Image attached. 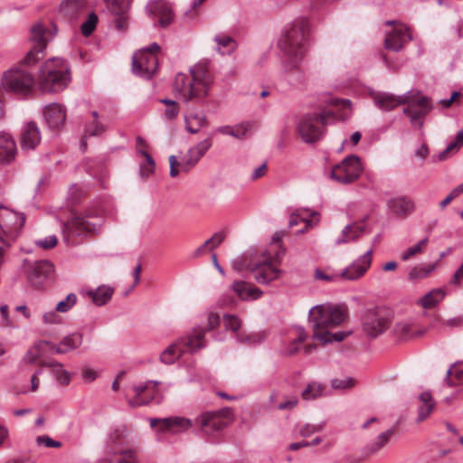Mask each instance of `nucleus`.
Segmentation results:
<instances>
[{"label":"nucleus","mask_w":463,"mask_h":463,"mask_svg":"<svg viewBox=\"0 0 463 463\" xmlns=\"http://www.w3.org/2000/svg\"><path fill=\"white\" fill-rule=\"evenodd\" d=\"M139 165V175L142 178L150 177L156 169V163L152 156L145 149H139L136 155Z\"/></svg>","instance_id":"obj_32"},{"label":"nucleus","mask_w":463,"mask_h":463,"mask_svg":"<svg viewBox=\"0 0 463 463\" xmlns=\"http://www.w3.org/2000/svg\"><path fill=\"white\" fill-rule=\"evenodd\" d=\"M375 105L383 110H392L399 105L402 104L401 96L396 97L390 93H377L373 97Z\"/></svg>","instance_id":"obj_36"},{"label":"nucleus","mask_w":463,"mask_h":463,"mask_svg":"<svg viewBox=\"0 0 463 463\" xmlns=\"http://www.w3.org/2000/svg\"><path fill=\"white\" fill-rule=\"evenodd\" d=\"M412 37L409 33V29L394 28L386 33L383 41V46L386 50L398 52L402 51L407 42L411 41Z\"/></svg>","instance_id":"obj_23"},{"label":"nucleus","mask_w":463,"mask_h":463,"mask_svg":"<svg viewBox=\"0 0 463 463\" xmlns=\"http://www.w3.org/2000/svg\"><path fill=\"white\" fill-rule=\"evenodd\" d=\"M428 241H429V239H428V237H426V238L419 241L418 243L415 244L414 246L408 248L406 250H404L402 253V260L403 261H407L414 255L422 252L425 246L427 245Z\"/></svg>","instance_id":"obj_53"},{"label":"nucleus","mask_w":463,"mask_h":463,"mask_svg":"<svg viewBox=\"0 0 463 463\" xmlns=\"http://www.w3.org/2000/svg\"><path fill=\"white\" fill-rule=\"evenodd\" d=\"M83 335L80 332L71 333L64 336L57 347L56 354H63L79 348L82 345Z\"/></svg>","instance_id":"obj_33"},{"label":"nucleus","mask_w":463,"mask_h":463,"mask_svg":"<svg viewBox=\"0 0 463 463\" xmlns=\"http://www.w3.org/2000/svg\"><path fill=\"white\" fill-rule=\"evenodd\" d=\"M364 232V228L356 223L346 225L341 234L337 237L335 243L342 244L346 243L351 241H354L358 237L362 235Z\"/></svg>","instance_id":"obj_40"},{"label":"nucleus","mask_w":463,"mask_h":463,"mask_svg":"<svg viewBox=\"0 0 463 463\" xmlns=\"http://www.w3.org/2000/svg\"><path fill=\"white\" fill-rule=\"evenodd\" d=\"M394 434V428L380 433L374 439L369 442L364 448V453L367 456L373 455L383 449Z\"/></svg>","instance_id":"obj_35"},{"label":"nucleus","mask_w":463,"mask_h":463,"mask_svg":"<svg viewBox=\"0 0 463 463\" xmlns=\"http://www.w3.org/2000/svg\"><path fill=\"white\" fill-rule=\"evenodd\" d=\"M463 326V317H456L449 318L447 320H443L439 317H437L430 323V326L433 327V328L438 327L439 329L442 330L445 327L454 328V327H458V326Z\"/></svg>","instance_id":"obj_50"},{"label":"nucleus","mask_w":463,"mask_h":463,"mask_svg":"<svg viewBox=\"0 0 463 463\" xmlns=\"http://www.w3.org/2000/svg\"><path fill=\"white\" fill-rule=\"evenodd\" d=\"M345 317V312L340 307L329 303L316 305L308 312V322L314 333L324 332L327 327L338 326Z\"/></svg>","instance_id":"obj_7"},{"label":"nucleus","mask_w":463,"mask_h":463,"mask_svg":"<svg viewBox=\"0 0 463 463\" xmlns=\"http://www.w3.org/2000/svg\"><path fill=\"white\" fill-rule=\"evenodd\" d=\"M319 213L308 209H298L291 213L288 221V226L293 227L300 222H305V228L298 231V233L305 232L318 222Z\"/></svg>","instance_id":"obj_28"},{"label":"nucleus","mask_w":463,"mask_h":463,"mask_svg":"<svg viewBox=\"0 0 463 463\" xmlns=\"http://www.w3.org/2000/svg\"><path fill=\"white\" fill-rule=\"evenodd\" d=\"M146 10L150 14L159 16L158 23L163 28L167 27L174 20L172 6L163 0L149 3L146 6Z\"/></svg>","instance_id":"obj_27"},{"label":"nucleus","mask_w":463,"mask_h":463,"mask_svg":"<svg viewBox=\"0 0 463 463\" xmlns=\"http://www.w3.org/2000/svg\"><path fill=\"white\" fill-rule=\"evenodd\" d=\"M247 270L252 273L259 284L267 285L277 279L280 275V269L274 267L269 258L264 257L262 260L249 265Z\"/></svg>","instance_id":"obj_20"},{"label":"nucleus","mask_w":463,"mask_h":463,"mask_svg":"<svg viewBox=\"0 0 463 463\" xmlns=\"http://www.w3.org/2000/svg\"><path fill=\"white\" fill-rule=\"evenodd\" d=\"M132 0H106L109 12L116 17L115 26L118 30L127 27L128 12Z\"/></svg>","instance_id":"obj_26"},{"label":"nucleus","mask_w":463,"mask_h":463,"mask_svg":"<svg viewBox=\"0 0 463 463\" xmlns=\"http://www.w3.org/2000/svg\"><path fill=\"white\" fill-rule=\"evenodd\" d=\"M15 146H0V164H8L14 159Z\"/></svg>","instance_id":"obj_61"},{"label":"nucleus","mask_w":463,"mask_h":463,"mask_svg":"<svg viewBox=\"0 0 463 463\" xmlns=\"http://www.w3.org/2000/svg\"><path fill=\"white\" fill-rule=\"evenodd\" d=\"M326 391V385L319 382H310L301 392V397L305 401H314L322 397Z\"/></svg>","instance_id":"obj_42"},{"label":"nucleus","mask_w":463,"mask_h":463,"mask_svg":"<svg viewBox=\"0 0 463 463\" xmlns=\"http://www.w3.org/2000/svg\"><path fill=\"white\" fill-rule=\"evenodd\" d=\"M128 430L125 425L114 428L108 436L101 461L114 462L115 457H118V452L128 448Z\"/></svg>","instance_id":"obj_15"},{"label":"nucleus","mask_w":463,"mask_h":463,"mask_svg":"<svg viewBox=\"0 0 463 463\" xmlns=\"http://www.w3.org/2000/svg\"><path fill=\"white\" fill-rule=\"evenodd\" d=\"M236 341L239 344L245 345L247 346H255L261 344L265 340V334L263 332L255 333H239L236 335Z\"/></svg>","instance_id":"obj_46"},{"label":"nucleus","mask_w":463,"mask_h":463,"mask_svg":"<svg viewBox=\"0 0 463 463\" xmlns=\"http://www.w3.org/2000/svg\"><path fill=\"white\" fill-rule=\"evenodd\" d=\"M160 384L157 381H147L133 386L135 398L128 402L132 407L147 405L151 402L159 404L163 401L162 393L157 390Z\"/></svg>","instance_id":"obj_16"},{"label":"nucleus","mask_w":463,"mask_h":463,"mask_svg":"<svg viewBox=\"0 0 463 463\" xmlns=\"http://www.w3.org/2000/svg\"><path fill=\"white\" fill-rule=\"evenodd\" d=\"M34 82V77L30 72L18 67L3 73L0 80V119L5 118V92L27 97L32 93Z\"/></svg>","instance_id":"obj_4"},{"label":"nucleus","mask_w":463,"mask_h":463,"mask_svg":"<svg viewBox=\"0 0 463 463\" xmlns=\"http://www.w3.org/2000/svg\"><path fill=\"white\" fill-rule=\"evenodd\" d=\"M24 221L23 214L0 205V242L9 247L18 236Z\"/></svg>","instance_id":"obj_11"},{"label":"nucleus","mask_w":463,"mask_h":463,"mask_svg":"<svg viewBox=\"0 0 463 463\" xmlns=\"http://www.w3.org/2000/svg\"><path fill=\"white\" fill-rule=\"evenodd\" d=\"M209 146H184L177 155L169 156L171 177H176L181 173L192 169L199 159L206 153Z\"/></svg>","instance_id":"obj_10"},{"label":"nucleus","mask_w":463,"mask_h":463,"mask_svg":"<svg viewBox=\"0 0 463 463\" xmlns=\"http://www.w3.org/2000/svg\"><path fill=\"white\" fill-rule=\"evenodd\" d=\"M223 324L226 330H231L234 333L237 332L241 326V320L233 315H224Z\"/></svg>","instance_id":"obj_60"},{"label":"nucleus","mask_w":463,"mask_h":463,"mask_svg":"<svg viewBox=\"0 0 463 463\" xmlns=\"http://www.w3.org/2000/svg\"><path fill=\"white\" fill-rule=\"evenodd\" d=\"M402 104L408 107L403 109V113L410 118L411 123L417 128L423 126L424 118L432 109V105L427 96L421 94L420 90H411L401 96Z\"/></svg>","instance_id":"obj_9"},{"label":"nucleus","mask_w":463,"mask_h":463,"mask_svg":"<svg viewBox=\"0 0 463 463\" xmlns=\"http://www.w3.org/2000/svg\"><path fill=\"white\" fill-rule=\"evenodd\" d=\"M232 289L243 301L257 300L263 295V291L259 288L243 280H235L232 285Z\"/></svg>","instance_id":"obj_29"},{"label":"nucleus","mask_w":463,"mask_h":463,"mask_svg":"<svg viewBox=\"0 0 463 463\" xmlns=\"http://www.w3.org/2000/svg\"><path fill=\"white\" fill-rule=\"evenodd\" d=\"M390 312L382 307L367 310L363 317V330L370 337L382 335L391 324Z\"/></svg>","instance_id":"obj_13"},{"label":"nucleus","mask_w":463,"mask_h":463,"mask_svg":"<svg viewBox=\"0 0 463 463\" xmlns=\"http://www.w3.org/2000/svg\"><path fill=\"white\" fill-rule=\"evenodd\" d=\"M43 117L49 128L60 129L65 122V108L59 103H51L44 107Z\"/></svg>","instance_id":"obj_24"},{"label":"nucleus","mask_w":463,"mask_h":463,"mask_svg":"<svg viewBox=\"0 0 463 463\" xmlns=\"http://www.w3.org/2000/svg\"><path fill=\"white\" fill-rule=\"evenodd\" d=\"M351 332L346 331H338L335 333H330L326 330L324 332H315L312 335V338L315 340H318L323 345L331 344L333 342H341L346 336L350 335Z\"/></svg>","instance_id":"obj_44"},{"label":"nucleus","mask_w":463,"mask_h":463,"mask_svg":"<svg viewBox=\"0 0 463 463\" xmlns=\"http://www.w3.org/2000/svg\"><path fill=\"white\" fill-rule=\"evenodd\" d=\"M205 117L203 115L194 114L185 118L186 128L191 133H196L198 128L204 124Z\"/></svg>","instance_id":"obj_56"},{"label":"nucleus","mask_w":463,"mask_h":463,"mask_svg":"<svg viewBox=\"0 0 463 463\" xmlns=\"http://www.w3.org/2000/svg\"><path fill=\"white\" fill-rule=\"evenodd\" d=\"M309 31V22L307 19H298L280 36L278 48L282 52L283 61L288 69L297 68L307 52V41Z\"/></svg>","instance_id":"obj_2"},{"label":"nucleus","mask_w":463,"mask_h":463,"mask_svg":"<svg viewBox=\"0 0 463 463\" xmlns=\"http://www.w3.org/2000/svg\"><path fill=\"white\" fill-rule=\"evenodd\" d=\"M108 463H138L137 451L133 449L128 448L121 452H118V457H115L114 462Z\"/></svg>","instance_id":"obj_54"},{"label":"nucleus","mask_w":463,"mask_h":463,"mask_svg":"<svg viewBox=\"0 0 463 463\" xmlns=\"http://www.w3.org/2000/svg\"><path fill=\"white\" fill-rule=\"evenodd\" d=\"M43 365L51 368L52 373L61 384L68 385L71 383V374L64 369L62 364L53 360L44 363Z\"/></svg>","instance_id":"obj_38"},{"label":"nucleus","mask_w":463,"mask_h":463,"mask_svg":"<svg viewBox=\"0 0 463 463\" xmlns=\"http://www.w3.org/2000/svg\"><path fill=\"white\" fill-rule=\"evenodd\" d=\"M449 385H457L463 383V364H455L447 371Z\"/></svg>","instance_id":"obj_51"},{"label":"nucleus","mask_w":463,"mask_h":463,"mask_svg":"<svg viewBox=\"0 0 463 463\" xmlns=\"http://www.w3.org/2000/svg\"><path fill=\"white\" fill-rule=\"evenodd\" d=\"M314 278L317 280H323L326 282H338L341 280L339 273L327 274L321 269H316L314 271Z\"/></svg>","instance_id":"obj_59"},{"label":"nucleus","mask_w":463,"mask_h":463,"mask_svg":"<svg viewBox=\"0 0 463 463\" xmlns=\"http://www.w3.org/2000/svg\"><path fill=\"white\" fill-rule=\"evenodd\" d=\"M77 301V296L74 293H70L64 299L59 301L56 305V311L65 313L68 312Z\"/></svg>","instance_id":"obj_58"},{"label":"nucleus","mask_w":463,"mask_h":463,"mask_svg":"<svg viewBox=\"0 0 463 463\" xmlns=\"http://www.w3.org/2000/svg\"><path fill=\"white\" fill-rule=\"evenodd\" d=\"M98 24V15L95 13H90L81 26L80 31L84 36H90L95 30Z\"/></svg>","instance_id":"obj_57"},{"label":"nucleus","mask_w":463,"mask_h":463,"mask_svg":"<svg viewBox=\"0 0 463 463\" xmlns=\"http://www.w3.org/2000/svg\"><path fill=\"white\" fill-rule=\"evenodd\" d=\"M103 223V212L100 209L88 208L82 215L74 216L62 223L63 241L67 245L78 244L79 237L99 232Z\"/></svg>","instance_id":"obj_3"},{"label":"nucleus","mask_w":463,"mask_h":463,"mask_svg":"<svg viewBox=\"0 0 463 463\" xmlns=\"http://www.w3.org/2000/svg\"><path fill=\"white\" fill-rule=\"evenodd\" d=\"M41 133L35 122L26 123L21 131V145H39Z\"/></svg>","instance_id":"obj_34"},{"label":"nucleus","mask_w":463,"mask_h":463,"mask_svg":"<svg viewBox=\"0 0 463 463\" xmlns=\"http://www.w3.org/2000/svg\"><path fill=\"white\" fill-rule=\"evenodd\" d=\"M421 405L418 408V421H422L429 417L434 409L435 402L430 392H423L419 395Z\"/></svg>","instance_id":"obj_37"},{"label":"nucleus","mask_w":463,"mask_h":463,"mask_svg":"<svg viewBox=\"0 0 463 463\" xmlns=\"http://www.w3.org/2000/svg\"><path fill=\"white\" fill-rule=\"evenodd\" d=\"M149 421L151 428H156L160 423V431H168L172 434L185 432L195 425V420L180 416L151 418Z\"/></svg>","instance_id":"obj_19"},{"label":"nucleus","mask_w":463,"mask_h":463,"mask_svg":"<svg viewBox=\"0 0 463 463\" xmlns=\"http://www.w3.org/2000/svg\"><path fill=\"white\" fill-rule=\"evenodd\" d=\"M389 210L401 217H407L415 210L414 202L407 196L394 197L388 202Z\"/></svg>","instance_id":"obj_30"},{"label":"nucleus","mask_w":463,"mask_h":463,"mask_svg":"<svg viewBox=\"0 0 463 463\" xmlns=\"http://www.w3.org/2000/svg\"><path fill=\"white\" fill-rule=\"evenodd\" d=\"M213 40L217 44L218 52H220L222 54H230L236 48L235 41L229 35H216Z\"/></svg>","instance_id":"obj_48"},{"label":"nucleus","mask_w":463,"mask_h":463,"mask_svg":"<svg viewBox=\"0 0 463 463\" xmlns=\"http://www.w3.org/2000/svg\"><path fill=\"white\" fill-rule=\"evenodd\" d=\"M226 424L221 413L216 411L203 412L195 419V425L203 433L209 436L224 429Z\"/></svg>","instance_id":"obj_22"},{"label":"nucleus","mask_w":463,"mask_h":463,"mask_svg":"<svg viewBox=\"0 0 463 463\" xmlns=\"http://www.w3.org/2000/svg\"><path fill=\"white\" fill-rule=\"evenodd\" d=\"M104 132L105 128L99 120H92L91 122L87 123L80 145H87L88 137H99Z\"/></svg>","instance_id":"obj_47"},{"label":"nucleus","mask_w":463,"mask_h":463,"mask_svg":"<svg viewBox=\"0 0 463 463\" xmlns=\"http://www.w3.org/2000/svg\"><path fill=\"white\" fill-rule=\"evenodd\" d=\"M224 238L225 234L222 232H215L210 239L205 241L203 244L194 250V257H200L207 250H213L217 248L223 241Z\"/></svg>","instance_id":"obj_43"},{"label":"nucleus","mask_w":463,"mask_h":463,"mask_svg":"<svg viewBox=\"0 0 463 463\" xmlns=\"http://www.w3.org/2000/svg\"><path fill=\"white\" fill-rule=\"evenodd\" d=\"M158 67V58L155 53L142 52L135 53L132 58V71L145 79H150Z\"/></svg>","instance_id":"obj_17"},{"label":"nucleus","mask_w":463,"mask_h":463,"mask_svg":"<svg viewBox=\"0 0 463 463\" xmlns=\"http://www.w3.org/2000/svg\"><path fill=\"white\" fill-rule=\"evenodd\" d=\"M254 126L253 122H243L234 128L229 126L222 127L219 128V131L222 134L235 137L238 139H242Z\"/></svg>","instance_id":"obj_45"},{"label":"nucleus","mask_w":463,"mask_h":463,"mask_svg":"<svg viewBox=\"0 0 463 463\" xmlns=\"http://www.w3.org/2000/svg\"><path fill=\"white\" fill-rule=\"evenodd\" d=\"M337 120L336 114L331 109L307 113L298 125V132L306 143L319 142L325 135L326 126Z\"/></svg>","instance_id":"obj_6"},{"label":"nucleus","mask_w":463,"mask_h":463,"mask_svg":"<svg viewBox=\"0 0 463 463\" xmlns=\"http://www.w3.org/2000/svg\"><path fill=\"white\" fill-rule=\"evenodd\" d=\"M298 336L293 339L287 349L288 354H293L299 349V345L307 339V335L303 327L297 328Z\"/></svg>","instance_id":"obj_55"},{"label":"nucleus","mask_w":463,"mask_h":463,"mask_svg":"<svg viewBox=\"0 0 463 463\" xmlns=\"http://www.w3.org/2000/svg\"><path fill=\"white\" fill-rule=\"evenodd\" d=\"M36 443L39 446H44L46 448H61V443L60 441L52 439L48 435H42L36 438Z\"/></svg>","instance_id":"obj_63"},{"label":"nucleus","mask_w":463,"mask_h":463,"mask_svg":"<svg viewBox=\"0 0 463 463\" xmlns=\"http://www.w3.org/2000/svg\"><path fill=\"white\" fill-rule=\"evenodd\" d=\"M446 296L442 288H434L420 298L417 303L424 308H431L440 303Z\"/></svg>","instance_id":"obj_39"},{"label":"nucleus","mask_w":463,"mask_h":463,"mask_svg":"<svg viewBox=\"0 0 463 463\" xmlns=\"http://www.w3.org/2000/svg\"><path fill=\"white\" fill-rule=\"evenodd\" d=\"M322 429H323L322 423H320V424L307 423L301 427V429L299 430V434L302 437L307 438L316 432L321 431Z\"/></svg>","instance_id":"obj_62"},{"label":"nucleus","mask_w":463,"mask_h":463,"mask_svg":"<svg viewBox=\"0 0 463 463\" xmlns=\"http://www.w3.org/2000/svg\"><path fill=\"white\" fill-rule=\"evenodd\" d=\"M37 81L43 92H60L71 81L69 67L61 58L49 59L42 65Z\"/></svg>","instance_id":"obj_5"},{"label":"nucleus","mask_w":463,"mask_h":463,"mask_svg":"<svg viewBox=\"0 0 463 463\" xmlns=\"http://www.w3.org/2000/svg\"><path fill=\"white\" fill-rule=\"evenodd\" d=\"M362 172L360 158L356 156H349L331 169L329 177L339 184H348L354 182Z\"/></svg>","instance_id":"obj_12"},{"label":"nucleus","mask_w":463,"mask_h":463,"mask_svg":"<svg viewBox=\"0 0 463 463\" xmlns=\"http://www.w3.org/2000/svg\"><path fill=\"white\" fill-rule=\"evenodd\" d=\"M435 269L434 265L422 266L419 265L412 268L408 275L410 280L421 279L428 277Z\"/></svg>","instance_id":"obj_52"},{"label":"nucleus","mask_w":463,"mask_h":463,"mask_svg":"<svg viewBox=\"0 0 463 463\" xmlns=\"http://www.w3.org/2000/svg\"><path fill=\"white\" fill-rule=\"evenodd\" d=\"M206 319H207V325L198 326L194 328V330L191 333H194L196 330H200L203 332V341H204V347L206 346V340H205V333L213 330L215 327H217L220 325V315L213 311H209L206 313Z\"/></svg>","instance_id":"obj_49"},{"label":"nucleus","mask_w":463,"mask_h":463,"mask_svg":"<svg viewBox=\"0 0 463 463\" xmlns=\"http://www.w3.org/2000/svg\"><path fill=\"white\" fill-rule=\"evenodd\" d=\"M50 32L43 27L41 23H37L31 28V41L33 43V48L27 52L21 64L31 66L43 58V52L46 48Z\"/></svg>","instance_id":"obj_14"},{"label":"nucleus","mask_w":463,"mask_h":463,"mask_svg":"<svg viewBox=\"0 0 463 463\" xmlns=\"http://www.w3.org/2000/svg\"><path fill=\"white\" fill-rule=\"evenodd\" d=\"M191 75L177 73L174 81V91L184 102L201 100L208 95L213 82V75L207 61H201L189 70Z\"/></svg>","instance_id":"obj_1"},{"label":"nucleus","mask_w":463,"mask_h":463,"mask_svg":"<svg viewBox=\"0 0 463 463\" xmlns=\"http://www.w3.org/2000/svg\"><path fill=\"white\" fill-rule=\"evenodd\" d=\"M88 295L91 298L95 305L103 306L110 300L113 295V288L103 285L97 288L95 290H90Z\"/></svg>","instance_id":"obj_41"},{"label":"nucleus","mask_w":463,"mask_h":463,"mask_svg":"<svg viewBox=\"0 0 463 463\" xmlns=\"http://www.w3.org/2000/svg\"><path fill=\"white\" fill-rule=\"evenodd\" d=\"M204 347L203 332L196 330L180 337L169 345L160 355V361L165 364H174L184 353H194Z\"/></svg>","instance_id":"obj_8"},{"label":"nucleus","mask_w":463,"mask_h":463,"mask_svg":"<svg viewBox=\"0 0 463 463\" xmlns=\"http://www.w3.org/2000/svg\"><path fill=\"white\" fill-rule=\"evenodd\" d=\"M427 331V327H418L413 318L402 320L397 323L393 327L395 335L402 340L420 337L426 334Z\"/></svg>","instance_id":"obj_25"},{"label":"nucleus","mask_w":463,"mask_h":463,"mask_svg":"<svg viewBox=\"0 0 463 463\" xmlns=\"http://www.w3.org/2000/svg\"><path fill=\"white\" fill-rule=\"evenodd\" d=\"M85 8V0H63L60 5V12L68 21L77 20Z\"/></svg>","instance_id":"obj_31"},{"label":"nucleus","mask_w":463,"mask_h":463,"mask_svg":"<svg viewBox=\"0 0 463 463\" xmlns=\"http://www.w3.org/2000/svg\"><path fill=\"white\" fill-rule=\"evenodd\" d=\"M373 249L354 260L348 267L344 269L339 274L341 280H356L366 272L372 263Z\"/></svg>","instance_id":"obj_21"},{"label":"nucleus","mask_w":463,"mask_h":463,"mask_svg":"<svg viewBox=\"0 0 463 463\" xmlns=\"http://www.w3.org/2000/svg\"><path fill=\"white\" fill-rule=\"evenodd\" d=\"M57 242L58 239L55 235H49L43 239L35 241L36 246L45 250L53 248Z\"/></svg>","instance_id":"obj_64"},{"label":"nucleus","mask_w":463,"mask_h":463,"mask_svg":"<svg viewBox=\"0 0 463 463\" xmlns=\"http://www.w3.org/2000/svg\"><path fill=\"white\" fill-rule=\"evenodd\" d=\"M52 272L53 265L47 260L31 262L26 268L27 280L36 288H41Z\"/></svg>","instance_id":"obj_18"}]
</instances>
